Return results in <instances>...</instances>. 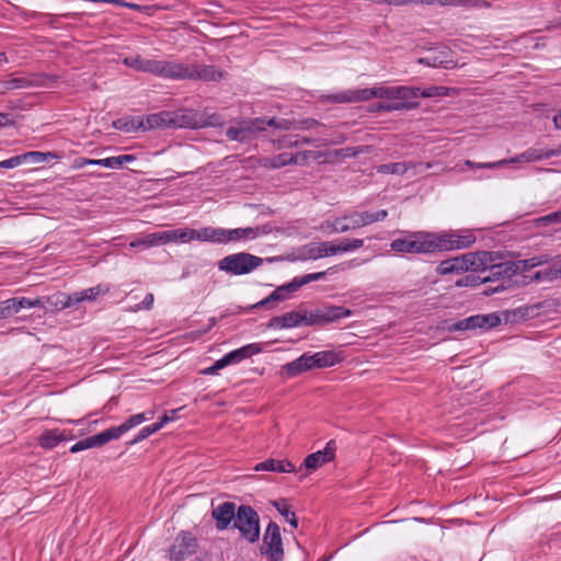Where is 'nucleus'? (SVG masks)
Masks as SVG:
<instances>
[{
	"label": "nucleus",
	"mask_w": 561,
	"mask_h": 561,
	"mask_svg": "<svg viewBox=\"0 0 561 561\" xmlns=\"http://www.w3.org/2000/svg\"><path fill=\"white\" fill-rule=\"evenodd\" d=\"M259 228H236V229H224V243L237 242L240 240L253 239L257 236Z\"/></svg>",
	"instance_id": "obj_28"
},
{
	"label": "nucleus",
	"mask_w": 561,
	"mask_h": 561,
	"mask_svg": "<svg viewBox=\"0 0 561 561\" xmlns=\"http://www.w3.org/2000/svg\"><path fill=\"white\" fill-rule=\"evenodd\" d=\"M153 417V412H142L138 414H134L129 416L124 423L118 426H112L101 433H98L93 436L85 437L80 439L75 445L70 447V453H79L93 447H101L113 439H118L123 434L130 431L135 426L144 423L145 421L151 420Z\"/></svg>",
	"instance_id": "obj_2"
},
{
	"label": "nucleus",
	"mask_w": 561,
	"mask_h": 561,
	"mask_svg": "<svg viewBox=\"0 0 561 561\" xmlns=\"http://www.w3.org/2000/svg\"><path fill=\"white\" fill-rule=\"evenodd\" d=\"M420 98V88L397 85L393 87L392 100L416 101Z\"/></svg>",
	"instance_id": "obj_37"
},
{
	"label": "nucleus",
	"mask_w": 561,
	"mask_h": 561,
	"mask_svg": "<svg viewBox=\"0 0 561 561\" xmlns=\"http://www.w3.org/2000/svg\"><path fill=\"white\" fill-rule=\"evenodd\" d=\"M43 300L44 307L42 308L51 311L76 306L75 301H72V294L56 293L49 297H43Z\"/></svg>",
	"instance_id": "obj_22"
},
{
	"label": "nucleus",
	"mask_w": 561,
	"mask_h": 561,
	"mask_svg": "<svg viewBox=\"0 0 561 561\" xmlns=\"http://www.w3.org/2000/svg\"><path fill=\"white\" fill-rule=\"evenodd\" d=\"M392 101L393 102H390L392 112L393 111H402V110H413L420 105L419 101H400V100H392Z\"/></svg>",
	"instance_id": "obj_57"
},
{
	"label": "nucleus",
	"mask_w": 561,
	"mask_h": 561,
	"mask_svg": "<svg viewBox=\"0 0 561 561\" xmlns=\"http://www.w3.org/2000/svg\"><path fill=\"white\" fill-rule=\"evenodd\" d=\"M170 243V234L168 230L158 231L153 233H149L145 236L144 238L134 241L130 243L131 247H136L138 244H144L146 247H154L159 244H167Z\"/></svg>",
	"instance_id": "obj_32"
},
{
	"label": "nucleus",
	"mask_w": 561,
	"mask_h": 561,
	"mask_svg": "<svg viewBox=\"0 0 561 561\" xmlns=\"http://www.w3.org/2000/svg\"><path fill=\"white\" fill-rule=\"evenodd\" d=\"M373 98V88L347 90L330 96V99L335 103H356L362 101H368Z\"/></svg>",
	"instance_id": "obj_21"
},
{
	"label": "nucleus",
	"mask_w": 561,
	"mask_h": 561,
	"mask_svg": "<svg viewBox=\"0 0 561 561\" xmlns=\"http://www.w3.org/2000/svg\"><path fill=\"white\" fill-rule=\"evenodd\" d=\"M112 126L125 133L137 131L142 129L144 119L141 117H122L112 123Z\"/></svg>",
	"instance_id": "obj_33"
},
{
	"label": "nucleus",
	"mask_w": 561,
	"mask_h": 561,
	"mask_svg": "<svg viewBox=\"0 0 561 561\" xmlns=\"http://www.w3.org/2000/svg\"><path fill=\"white\" fill-rule=\"evenodd\" d=\"M373 92L374 98L392 100L393 87H375Z\"/></svg>",
	"instance_id": "obj_59"
},
{
	"label": "nucleus",
	"mask_w": 561,
	"mask_h": 561,
	"mask_svg": "<svg viewBox=\"0 0 561 561\" xmlns=\"http://www.w3.org/2000/svg\"><path fill=\"white\" fill-rule=\"evenodd\" d=\"M87 165H101V167L114 169L113 157L105 158V159L79 158L75 161L76 168L81 169Z\"/></svg>",
	"instance_id": "obj_41"
},
{
	"label": "nucleus",
	"mask_w": 561,
	"mask_h": 561,
	"mask_svg": "<svg viewBox=\"0 0 561 561\" xmlns=\"http://www.w3.org/2000/svg\"><path fill=\"white\" fill-rule=\"evenodd\" d=\"M170 234V242H188L191 240H195L194 229L184 228V229H174L168 230Z\"/></svg>",
	"instance_id": "obj_42"
},
{
	"label": "nucleus",
	"mask_w": 561,
	"mask_h": 561,
	"mask_svg": "<svg viewBox=\"0 0 561 561\" xmlns=\"http://www.w3.org/2000/svg\"><path fill=\"white\" fill-rule=\"evenodd\" d=\"M297 286L294 279L288 284L278 286L275 290H273L266 298L251 306V309L268 307L272 302L284 301L289 298L291 293L297 291Z\"/></svg>",
	"instance_id": "obj_19"
},
{
	"label": "nucleus",
	"mask_w": 561,
	"mask_h": 561,
	"mask_svg": "<svg viewBox=\"0 0 561 561\" xmlns=\"http://www.w3.org/2000/svg\"><path fill=\"white\" fill-rule=\"evenodd\" d=\"M18 312L24 308H42L44 307L43 298L30 299L26 297H13Z\"/></svg>",
	"instance_id": "obj_45"
},
{
	"label": "nucleus",
	"mask_w": 561,
	"mask_h": 561,
	"mask_svg": "<svg viewBox=\"0 0 561 561\" xmlns=\"http://www.w3.org/2000/svg\"><path fill=\"white\" fill-rule=\"evenodd\" d=\"M56 154L53 152H39V151H28L22 154L24 158V163L31 161L33 163H42L49 160V158H55Z\"/></svg>",
	"instance_id": "obj_46"
},
{
	"label": "nucleus",
	"mask_w": 561,
	"mask_h": 561,
	"mask_svg": "<svg viewBox=\"0 0 561 561\" xmlns=\"http://www.w3.org/2000/svg\"><path fill=\"white\" fill-rule=\"evenodd\" d=\"M546 272L549 282L561 278V262L553 263Z\"/></svg>",
	"instance_id": "obj_61"
},
{
	"label": "nucleus",
	"mask_w": 561,
	"mask_h": 561,
	"mask_svg": "<svg viewBox=\"0 0 561 561\" xmlns=\"http://www.w3.org/2000/svg\"><path fill=\"white\" fill-rule=\"evenodd\" d=\"M333 243L323 241L320 243H308L301 249L302 260H318L327 256H333Z\"/></svg>",
	"instance_id": "obj_20"
},
{
	"label": "nucleus",
	"mask_w": 561,
	"mask_h": 561,
	"mask_svg": "<svg viewBox=\"0 0 561 561\" xmlns=\"http://www.w3.org/2000/svg\"><path fill=\"white\" fill-rule=\"evenodd\" d=\"M493 253V260L495 253ZM516 268L513 264V261L502 262V263H488L485 268H480L479 271L485 273L488 275L484 276L485 283H505L508 286H512V277L516 275Z\"/></svg>",
	"instance_id": "obj_13"
},
{
	"label": "nucleus",
	"mask_w": 561,
	"mask_h": 561,
	"mask_svg": "<svg viewBox=\"0 0 561 561\" xmlns=\"http://www.w3.org/2000/svg\"><path fill=\"white\" fill-rule=\"evenodd\" d=\"M310 353H304L298 358L282 366L280 375L286 378H295L302 373L314 369Z\"/></svg>",
	"instance_id": "obj_16"
},
{
	"label": "nucleus",
	"mask_w": 561,
	"mask_h": 561,
	"mask_svg": "<svg viewBox=\"0 0 561 561\" xmlns=\"http://www.w3.org/2000/svg\"><path fill=\"white\" fill-rule=\"evenodd\" d=\"M388 211L386 209H381L375 213L371 211H357V218L359 222V228L368 226L374 222L382 221L387 218Z\"/></svg>",
	"instance_id": "obj_38"
},
{
	"label": "nucleus",
	"mask_w": 561,
	"mask_h": 561,
	"mask_svg": "<svg viewBox=\"0 0 561 561\" xmlns=\"http://www.w3.org/2000/svg\"><path fill=\"white\" fill-rule=\"evenodd\" d=\"M263 351V347L260 343H250L240 348L233 350L226 354V357L229 364H238L243 359L250 358L253 355H256Z\"/></svg>",
	"instance_id": "obj_25"
},
{
	"label": "nucleus",
	"mask_w": 561,
	"mask_h": 561,
	"mask_svg": "<svg viewBox=\"0 0 561 561\" xmlns=\"http://www.w3.org/2000/svg\"><path fill=\"white\" fill-rule=\"evenodd\" d=\"M313 368H327L339 364L343 358L335 351H322L311 354Z\"/></svg>",
	"instance_id": "obj_27"
},
{
	"label": "nucleus",
	"mask_w": 561,
	"mask_h": 561,
	"mask_svg": "<svg viewBox=\"0 0 561 561\" xmlns=\"http://www.w3.org/2000/svg\"><path fill=\"white\" fill-rule=\"evenodd\" d=\"M157 432H158L157 426H154L153 424L145 426V427H142L139 431V433L135 436L134 439L128 442V445L138 444V443L142 442L144 439L148 438L150 435L157 433Z\"/></svg>",
	"instance_id": "obj_55"
},
{
	"label": "nucleus",
	"mask_w": 561,
	"mask_h": 561,
	"mask_svg": "<svg viewBox=\"0 0 561 561\" xmlns=\"http://www.w3.org/2000/svg\"><path fill=\"white\" fill-rule=\"evenodd\" d=\"M136 160L134 154H122L118 157H113L114 169L123 168L124 163L133 162Z\"/></svg>",
	"instance_id": "obj_62"
},
{
	"label": "nucleus",
	"mask_w": 561,
	"mask_h": 561,
	"mask_svg": "<svg viewBox=\"0 0 561 561\" xmlns=\"http://www.w3.org/2000/svg\"><path fill=\"white\" fill-rule=\"evenodd\" d=\"M267 161L270 167L279 169L289 164H296L298 162V154L284 152L267 159Z\"/></svg>",
	"instance_id": "obj_39"
},
{
	"label": "nucleus",
	"mask_w": 561,
	"mask_h": 561,
	"mask_svg": "<svg viewBox=\"0 0 561 561\" xmlns=\"http://www.w3.org/2000/svg\"><path fill=\"white\" fill-rule=\"evenodd\" d=\"M232 528L238 529L241 537L250 543L257 542L261 535L260 516L250 505H240Z\"/></svg>",
	"instance_id": "obj_4"
},
{
	"label": "nucleus",
	"mask_w": 561,
	"mask_h": 561,
	"mask_svg": "<svg viewBox=\"0 0 561 561\" xmlns=\"http://www.w3.org/2000/svg\"><path fill=\"white\" fill-rule=\"evenodd\" d=\"M327 324L336 322L343 318L352 316V310L343 306H323L320 307Z\"/></svg>",
	"instance_id": "obj_29"
},
{
	"label": "nucleus",
	"mask_w": 561,
	"mask_h": 561,
	"mask_svg": "<svg viewBox=\"0 0 561 561\" xmlns=\"http://www.w3.org/2000/svg\"><path fill=\"white\" fill-rule=\"evenodd\" d=\"M18 313L13 298L0 301V319H7Z\"/></svg>",
	"instance_id": "obj_49"
},
{
	"label": "nucleus",
	"mask_w": 561,
	"mask_h": 561,
	"mask_svg": "<svg viewBox=\"0 0 561 561\" xmlns=\"http://www.w3.org/2000/svg\"><path fill=\"white\" fill-rule=\"evenodd\" d=\"M306 310H294L275 316L267 322L268 329H291L306 325Z\"/></svg>",
	"instance_id": "obj_14"
},
{
	"label": "nucleus",
	"mask_w": 561,
	"mask_h": 561,
	"mask_svg": "<svg viewBox=\"0 0 561 561\" xmlns=\"http://www.w3.org/2000/svg\"><path fill=\"white\" fill-rule=\"evenodd\" d=\"M501 324V318L497 313L492 312L488 314H474L468 318L458 320L450 325H448L449 332L455 331H474V330H483L488 331L490 329L496 328Z\"/></svg>",
	"instance_id": "obj_11"
},
{
	"label": "nucleus",
	"mask_w": 561,
	"mask_h": 561,
	"mask_svg": "<svg viewBox=\"0 0 561 561\" xmlns=\"http://www.w3.org/2000/svg\"><path fill=\"white\" fill-rule=\"evenodd\" d=\"M481 284H485L484 276L479 275H466L456 282V286L458 287H474Z\"/></svg>",
	"instance_id": "obj_47"
},
{
	"label": "nucleus",
	"mask_w": 561,
	"mask_h": 561,
	"mask_svg": "<svg viewBox=\"0 0 561 561\" xmlns=\"http://www.w3.org/2000/svg\"><path fill=\"white\" fill-rule=\"evenodd\" d=\"M255 471H272V472H294L296 471L295 465L289 460H278L274 458L265 459L254 467Z\"/></svg>",
	"instance_id": "obj_24"
},
{
	"label": "nucleus",
	"mask_w": 561,
	"mask_h": 561,
	"mask_svg": "<svg viewBox=\"0 0 561 561\" xmlns=\"http://www.w3.org/2000/svg\"><path fill=\"white\" fill-rule=\"evenodd\" d=\"M262 556H265L270 561H283L284 548L280 535V528L276 522L271 520L263 534V542L260 548Z\"/></svg>",
	"instance_id": "obj_9"
},
{
	"label": "nucleus",
	"mask_w": 561,
	"mask_h": 561,
	"mask_svg": "<svg viewBox=\"0 0 561 561\" xmlns=\"http://www.w3.org/2000/svg\"><path fill=\"white\" fill-rule=\"evenodd\" d=\"M357 211H350L340 217L341 227H343V233L359 228Z\"/></svg>",
	"instance_id": "obj_44"
},
{
	"label": "nucleus",
	"mask_w": 561,
	"mask_h": 561,
	"mask_svg": "<svg viewBox=\"0 0 561 561\" xmlns=\"http://www.w3.org/2000/svg\"><path fill=\"white\" fill-rule=\"evenodd\" d=\"M275 146L277 149L282 148H294L300 146V140L298 139V136L294 135H285L276 140H274Z\"/></svg>",
	"instance_id": "obj_51"
},
{
	"label": "nucleus",
	"mask_w": 561,
	"mask_h": 561,
	"mask_svg": "<svg viewBox=\"0 0 561 561\" xmlns=\"http://www.w3.org/2000/svg\"><path fill=\"white\" fill-rule=\"evenodd\" d=\"M107 291H108V288L102 289V286L98 285L95 287H90L82 291L72 293V301H75L76 305H78L79 302H82V301H92L100 294H105Z\"/></svg>",
	"instance_id": "obj_36"
},
{
	"label": "nucleus",
	"mask_w": 561,
	"mask_h": 561,
	"mask_svg": "<svg viewBox=\"0 0 561 561\" xmlns=\"http://www.w3.org/2000/svg\"><path fill=\"white\" fill-rule=\"evenodd\" d=\"M68 439L66 431L47 430L38 436V445L44 449H51L59 443Z\"/></svg>",
	"instance_id": "obj_26"
},
{
	"label": "nucleus",
	"mask_w": 561,
	"mask_h": 561,
	"mask_svg": "<svg viewBox=\"0 0 561 561\" xmlns=\"http://www.w3.org/2000/svg\"><path fill=\"white\" fill-rule=\"evenodd\" d=\"M27 84V80L24 78H13L5 81V88L8 90L24 88Z\"/></svg>",
	"instance_id": "obj_64"
},
{
	"label": "nucleus",
	"mask_w": 561,
	"mask_h": 561,
	"mask_svg": "<svg viewBox=\"0 0 561 561\" xmlns=\"http://www.w3.org/2000/svg\"><path fill=\"white\" fill-rule=\"evenodd\" d=\"M551 261V256L549 254H541L538 256H533L530 259L513 261V264L517 266L516 275L519 273L527 272L534 267L548 264Z\"/></svg>",
	"instance_id": "obj_31"
},
{
	"label": "nucleus",
	"mask_w": 561,
	"mask_h": 561,
	"mask_svg": "<svg viewBox=\"0 0 561 561\" xmlns=\"http://www.w3.org/2000/svg\"><path fill=\"white\" fill-rule=\"evenodd\" d=\"M263 264V259L248 252L226 255L218 261V268L230 275L250 274Z\"/></svg>",
	"instance_id": "obj_5"
},
{
	"label": "nucleus",
	"mask_w": 561,
	"mask_h": 561,
	"mask_svg": "<svg viewBox=\"0 0 561 561\" xmlns=\"http://www.w3.org/2000/svg\"><path fill=\"white\" fill-rule=\"evenodd\" d=\"M195 240L224 243V228L205 227L199 230L194 229Z\"/></svg>",
	"instance_id": "obj_30"
},
{
	"label": "nucleus",
	"mask_w": 561,
	"mask_h": 561,
	"mask_svg": "<svg viewBox=\"0 0 561 561\" xmlns=\"http://www.w3.org/2000/svg\"><path fill=\"white\" fill-rule=\"evenodd\" d=\"M306 318H307V320H306V325L307 327H312V325L322 327V325H327L320 308H317V309L311 310V311L306 310Z\"/></svg>",
	"instance_id": "obj_48"
},
{
	"label": "nucleus",
	"mask_w": 561,
	"mask_h": 561,
	"mask_svg": "<svg viewBox=\"0 0 561 561\" xmlns=\"http://www.w3.org/2000/svg\"><path fill=\"white\" fill-rule=\"evenodd\" d=\"M222 78V71L215 66L208 65H184L174 62L172 80H203L219 81Z\"/></svg>",
	"instance_id": "obj_8"
},
{
	"label": "nucleus",
	"mask_w": 561,
	"mask_h": 561,
	"mask_svg": "<svg viewBox=\"0 0 561 561\" xmlns=\"http://www.w3.org/2000/svg\"><path fill=\"white\" fill-rule=\"evenodd\" d=\"M364 245L363 239H343L339 244L333 243L334 254L352 252L360 249Z\"/></svg>",
	"instance_id": "obj_40"
},
{
	"label": "nucleus",
	"mask_w": 561,
	"mask_h": 561,
	"mask_svg": "<svg viewBox=\"0 0 561 561\" xmlns=\"http://www.w3.org/2000/svg\"><path fill=\"white\" fill-rule=\"evenodd\" d=\"M488 284L489 285L482 291V294L484 296H491L496 293L504 291L512 287V286L506 285L505 283H500V284L499 283H488Z\"/></svg>",
	"instance_id": "obj_58"
},
{
	"label": "nucleus",
	"mask_w": 561,
	"mask_h": 561,
	"mask_svg": "<svg viewBox=\"0 0 561 561\" xmlns=\"http://www.w3.org/2000/svg\"><path fill=\"white\" fill-rule=\"evenodd\" d=\"M493 261V253L488 251L468 252L442 261L436 272L439 275L460 274L467 271L478 272Z\"/></svg>",
	"instance_id": "obj_3"
},
{
	"label": "nucleus",
	"mask_w": 561,
	"mask_h": 561,
	"mask_svg": "<svg viewBox=\"0 0 561 561\" xmlns=\"http://www.w3.org/2000/svg\"><path fill=\"white\" fill-rule=\"evenodd\" d=\"M22 163H24V158H22V154H18V156H14L9 159L0 161V168L1 169H13L18 165H21Z\"/></svg>",
	"instance_id": "obj_60"
},
{
	"label": "nucleus",
	"mask_w": 561,
	"mask_h": 561,
	"mask_svg": "<svg viewBox=\"0 0 561 561\" xmlns=\"http://www.w3.org/2000/svg\"><path fill=\"white\" fill-rule=\"evenodd\" d=\"M271 504L276 508V511L285 518V520L294 528L298 527V518L290 510V506L287 504L285 499L272 501Z\"/></svg>",
	"instance_id": "obj_34"
},
{
	"label": "nucleus",
	"mask_w": 561,
	"mask_h": 561,
	"mask_svg": "<svg viewBox=\"0 0 561 561\" xmlns=\"http://www.w3.org/2000/svg\"><path fill=\"white\" fill-rule=\"evenodd\" d=\"M123 64L136 71L147 72L164 79H172L174 61L145 59L137 54L125 57Z\"/></svg>",
	"instance_id": "obj_7"
},
{
	"label": "nucleus",
	"mask_w": 561,
	"mask_h": 561,
	"mask_svg": "<svg viewBox=\"0 0 561 561\" xmlns=\"http://www.w3.org/2000/svg\"><path fill=\"white\" fill-rule=\"evenodd\" d=\"M267 126L274 127L276 129H282V130L297 129V125L294 122H291L289 119L277 121L274 117H272L270 119H265V128Z\"/></svg>",
	"instance_id": "obj_50"
},
{
	"label": "nucleus",
	"mask_w": 561,
	"mask_h": 561,
	"mask_svg": "<svg viewBox=\"0 0 561 561\" xmlns=\"http://www.w3.org/2000/svg\"><path fill=\"white\" fill-rule=\"evenodd\" d=\"M325 272L310 273L304 276L295 277L294 282L296 283L297 289H300L302 286L311 282L322 279L325 276Z\"/></svg>",
	"instance_id": "obj_53"
},
{
	"label": "nucleus",
	"mask_w": 561,
	"mask_h": 561,
	"mask_svg": "<svg viewBox=\"0 0 561 561\" xmlns=\"http://www.w3.org/2000/svg\"><path fill=\"white\" fill-rule=\"evenodd\" d=\"M320 229L327 233H343V227H341L340 217L332 220H325L321 224Z\"/></svg>",
	"instance_id": "obj_54"
},
{
	"label": "nucleus",
	"mask_w": 561,
	"mask_h": 561,
	"mask_svg": "<svg viewBox=\"0 0 561 561\" xmlns=\"http://www.w3.org/2000/svg\"><path fill=\"white\" fill-rule=\"evenodd\" d=\"M419 64L425 65L428 67H443V68H449L448 64L451 62V60L447 59V54L445 51L439 53H432L425 57H421L417 60Z\"/></svg>",
	"instance_id": "obj_35"
},
{
	"label": "nucleus",
	"mask_w": 561,
	"mask_h": 561,
	"mask_svg": "<svg viewBox=\"0 0 561 561\" xmlns=\"http://www.w3.org/2000/svg\"><path fill=\"white\" fill-rule=\"evenodd\" d=\"M444 89L445 88H443V87H432V88H428L425 90L420 89V96L433 98V96L444 95V93H443Z\"/></svg>",
	"instance_id": "obj_63"
},
{
	"label": "nucleus",
	"mask_w": 561,
	"mask_h": 561,
	"mask_svg": "<svg viewBox=\"0 0 561 561\" xmlns=\"http://www.w3.org/2000/svg\"><path fill=\"white\" fill-rule=\"evenodd\" d=\"M265 130V118H254L242 121L238 126H231L227 129L226 136L229 140L248 142L251 141L255 135Z\"/></svg>",
	"instance_id": "obj_12"
},
{
	"label": "nucleus",
	"mask_w": 561,
	"mask_h": 561,
	"mask_svg": "<svg viewBox=\"0 0 561 561\" xmlns=\"http://www.w3.org/2000/svg\"><path fill=\"white\" fill-rule=\"evenodd\" d=\"M335 446L334 442L330 440L323 450H318L308 455L304 460V466L307 469L316 470L324 463L334 459Z\"/></svg>",
	"instance_id": "obj_18"
},
{
	"label": "nucleus",
	"mask_w": 561,
	"mask_h": 561,
	"mask_svg": "<svg viewBox=\"0 0 561 561\" xmlns=\"http://www.w3.org/2000/svg\"><path fill=\"white\" fill-rule=\"evenodd\" d=\"M476 240L472 232L460 234L458 231H414L408 232L403 238L392 240L390 249L398 253L434 254L470 248Z\"/></svg>",
	"instance_id": "obj_1"
},
{
	"label": "nucleus",
	"mask_w": 561,
	"mask_h": 561,
	"mask_svg": "<svg viewBox=\"0 0 561 561\" xmlns=\"http://www.w3.org/2000/svg\"><path fill=\"white\" fill-rule=\"evenodd\" d=\"M173 113V127L178 128H202V116L195 110H183Z\"/></svg>",
	"instance_id": "obj_17"
},
{
	"label": "nucleus",
	"mask_w": 561,
	"mask_h": 561,
	"mask_svg": "<svg viewBox=\"0 0 561 561\" xmlns=\"http://www.w3.org/2000/svg\"><path fill=\"white\" fill-rule=\"evenodd\" d=\"M237 508L233 502H224L213 508L211 517L215 519L218 530H225L230 526L232 527L237 516Z\"/></svg>",
	"instance_id": "obj_15"
},
{
	"label": "nucleus",
	"mask_w": 561,
	"mask_h": 561,
	"mask_svg": "<svg viewBox=\"0 0 561 561\" xmlns=\"http://www.w3.org/2000/svg\"><path fill=\"white\" fill-rule=\"evenodd\" d=\"M197 550L198 540L196 536L188 530H181L169 547L167 557L171 561H184L195 554Z\"/></svg>",
	"instance_id": "obj_10"
},
{
	"label": "nucleus",
	"mask_w": 561,
	"mask_h": 561,
	"mask_svg": "<svg viewBox=\"0 0 561 561\" xmlns=\"http://www.w3.org/2000/svg\"><path fill=\"white\" fill-rule=\"evenodd\" d=\"M561 156V145H559L554 149H546V148H528L526 151L522 152L520 154L511 158V159H503L496 162H488V163H480L474 164L471 161H466V164L469 167H478V168H486V169H494L497 167L506 165L510 163H516V162H534V161H540L543 159H550L552 157H560Z\"/></svg>",
	"instance_id": "obj_6"
},
{
	"label": "nucleus",
	"mask_w": 561,
	"mask_h": 561,
	"mask_svg": "<svg viewBox=\"0 0 561 561\" xmlns=\"http://www.w3.org/2000/svg\"><path fill=\"white\" fill-rule=\"evenodd\" d=\"M173 113L172 112H160L156 114H150L144 119V130L154 129V128H169L173 127Z\"/></svg>",
	"instance_id": "obj_23"
},
{
	"label": "nucleus",
	"mask_w": 561,
	"mask_h": 561,
	"mask_svg": "<svg viewBox=\"0 0 561 561\" xmlns=\"http://www.w3.org/2000/svg\"><path fill=\"white\" fill-rule=\"evenodd\" d=\"M561 222V209L536 219L537 226Z\"/></svg>",
	"instance_id": "obj_56"
},
{
	"label": "nucleus",
	"mask_w": 561,
	"mask_h": 561,
	"mask_svg": "<svg viewBox=\"0 0 561 561\" xmlns=\"http://www.w3.org/2000/svg\"><path fill=\"white\" fill-rule=\"evenodd\" d=\"M202 116V128L205 127H220L225 124L224 117L218 113L199 112Z\"/></svg>",
	"instance_id": "obj_43"
},
{
	"label": "nucleus",
	"mask_w": 561,
	"mask_h": 561,
	"mask_svg": "<svg viewBox=\"0 0 561 561\" xmlns=\"http://www.w3.org/2000/svg\"><path fill=\"white\" fill-rule=\"evenodd\" d=\"M378 171L389 174H404L408 171V167L401 162L387 163L380 165Z\"/></svg>",
	"instance_id": "obj_52"
}]
</instances>
